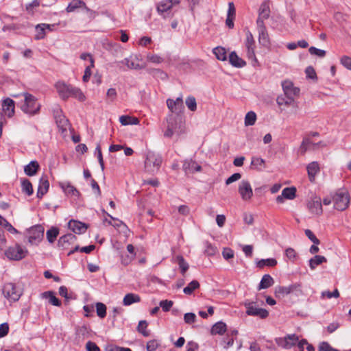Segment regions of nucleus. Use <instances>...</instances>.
Returning <instances> with one entry per match:
<instances>
[{"mask_svg":"<svg viewBox=\"0 0 351 351\" xmlns=\"http://www.w3.org/2000/svg\"><path fill=\"white\" fill-rule=\"evenodd\" d=\"M185 132L184 124L180 118L169 114L166 119V130L164 131V136L171 138L173 135L180 136Z\"/></svg>","mask_w":351,"mask_h":351,"instance_id":"1","label":"nucleus"},{"mask_svg":"<svg viewBox=\"0 0 351 351\" xmlns=\"http://www.w3.org/2000/svg\"><path fill=\"white\" fill-rule=\"evenodd\" d=\"M56 88L59 94V96L62 99H66L69 97H73L79 101H83L85 100V96L82 90L71 85L66 84L62 82H58L56 85Z\"/></svg>","mask_w":351,"mask_h":351,"instance_id":"2","label":"nucleus"},{"mask_svg":"<svg viewBox=\"0 0 351 351\" xmlns=\"http://www.w3.org/2000/svg\"><path fill=\"white\" fill-rule=\"evenodd\" d=\"M21 95L24 97V104L21 106L22 111L29 115L38 114L41 106L37 102V99L28 93H23Z\"/></svg>","mask_w":351,"mask_h":351,"instance_id":"3","label":"nucleus"},{"mask_svg":"<svg viewBox=\"0 0 351 351\" xmlns=\"http://www.w3.org/2000/svg\"><path fill=\"white\" fill-rule=\"evenodd\" d=\"M162 157L153 152H148L145 160V169L149 173L157 172L162 164Z\"/></svg>","mask_w":351,"mask_h":351,"instance_id":"4","label":"nucleus"},{"mask_svg":"<svg viewBox=\"0 0 351 351\" xmlns=\"http://www.w3.org/2000/svg\"><path fill=\"white\" fill-rule=\"evenodd\" d=\"M180 3V0H162L156 4L157 12L164 19L171 18L173 16L172 8Z\"/></svg>","mask_w":351,"mask_h":351,"instance_id":"5","label":"nucleus"},{"mask_svg":"<svg viewBox=\"0 0 351 351\" xmlns=\"http://www.w3.org/2000/svg\"><path fill=\"white\" fill-rule=\"evenodd\" d=\"M3 293L10 302H16L19 300L23 292L21 289L12 282L5 283L3 287Z\"/></svg>","mask_w":351,"mask_h":351,"instance_id":"6","label":"nucleus"},{"mask_svg":"<svg viewBox=\"0 0 351 351\" xmlns=\"http://www.w3.org/2000/svg\"><path fill=\"white\" fill-rule=\"evenodd\" d=\"M27 252L25 247L15 244L9 247L5 252V254L10 260L20 261L27 256Z\"/></svg>","mask_w":351,"mask_h":351,"instance_id":"7","label":"nucleus"},{"mask_svg":"<svg viewBox=\"0 0 351 351\" xmlns=\"http://www.w3.org/2000/svg\"><path fill=\"white\" fill-rule=\"evenodd\" d=\"M28 241L34 245L38 243L43 238L44 228L40 225L32 227L28 230Z\"/></svg>","mask_w":351,"mask_h":351,"instance_id":"8","label":"nucleus"},{"mask_svg":"<svg viewBox=\"0 0 351 351\" xmlns=\"http://www.w3.org/2000/svg\"><path fill=\"white\" fill-rule=\"evenodd\" d=\"M334 207L338 210H343L348 206L350 197L347 193H337L333 198Z\"/></svg>","mask_w":351,"mask_h":351,"instance_id":"9","label":"nucleus"},{"mask_svg":"<svg viewBox=\"0 0 351 351\" xmlns=\"http://www.w3.org/2000/svg\"><path fill=\"white\" fill-rule=\"evenodd\" d=\"M299 337L296 334L287 335L284 337L278 338L276 342L278 346L284 349H291L296 346Z\"/></svg>","mask_w":351,"mask_h":351,"instance_id":"10","label":"nucleus"},{"mask_svg":"<svg viewBox=\"0 0 351 351\" xmlns=\"http://www.w3.org/2000/svg\"><path fill=\"white\" fill-rule=\"evenodd\" d=\"M239 193L243 201L251 199L253 196V191L248 180H243L239 182L238 187Z\"/></svg>","mask_w":351,"mask_h":351,"instance_id":"11","label":"nucleus"},{"mask_svg":"<svg viewBox=\"0 0 351 351\" xmlns=\"http://www.w3.org/2000/svg\"><path fill=\"white\" fill-rule=\"evenodd\" d=\"M276 103L281 110L284 109L282 107H291L295 110H298L299 107L298 102L295 100L294 97L283 94L278 96Z\"/></svg>","mask_w":351,"mask_h":351,"instance_id":"12","label":"nucleus"},{"mask_svg":"<svg viewBox=\"0 0 351 351\" xmlns=\"http://www.w3.org/2000/svg\"><path fill=\"white\" fill-rule=\"evenodd\" d=\"M246 313L250 316H258L262 319L266 318L269 313L265 308H257L254 306V302H245Z\"/></svg>","mask_w":351,"mask_h":351,"instance_id":"13","label":"nucleus"},{"mask_svg":"<svg viewBox=\"0 0 351 351\" xmlns=\"http://www.w3.org/2000/svg\"><path fill=\"white\" fill-rule=\"evenodd\" d=\"M270 16V8L268 1H263L258 9V16L256 20V25H265L264 21Z\"/></svg>","mask_w":351,"mask_h":351,"instance_id":"14","label":"nucleus"},{"mask_svg":"<svg viewBox=\"0 0 351 351\" xmlns=\"http://www.w3.org/2000/svg\"><path fill=\"white\" fill-rule=\"evenodd\" d=\"M300 291V285L294 284L288 287H277L275 289V295L276 297L284 296L295 291Z\"/></svg>","mask_w":351,"mask_h":351,"instance_id":"15","label":"nucleus"},{"mask_svg":"<svg viewBox=\"0 0 351 351\" xmlns=\"http://www.w3.org/2000/svg\"><path fill=\"white\" fill-rule=\"evenodd\" d=\"M258 32V42L263 47H269L270 45V40L267 28L265 25H257Z\"/></svg>","mask_w":351,"mask_h":351,"instance_id":"16","label":"nucleus"},{"mask_svg":"<svg viewBox=\"0 0 351 351\" xmlns=\"http://www.w3.org/2000/svg\"><path fill=\"white\" fill-rule=\"evenodd\" d=\"M308 208L313 214L316 215H321L322 213L321 199L317 197L311 199L308 203Z\"/></svg>","mask_w":351,"mask_h":351,"instance_id":"17","label":"nucleus"},{"mask_svg":"<svg viewBox=\"0 0 351 351\" xmlns=\"http://www.w3.org/2000/svg\"><path fill=\"white\" fill-rule=\"evenodd\" d=\"M282 86L283 89V95L295 97L298 96L300 93V89L297 87H295L293 83L290 81H285L282 83Z\"/></svg>","mask_w":351,"mask_h":351,"instance_id":"18","label":"nucleus"},{"mask_svg":"<svg viewBox=\"0 0 351 351\" xmlns=\"http://www.w3.org/2000/svg\"><path fill=\"white\" fill-rule=\"evenodd\" d=\"M167 105L171 112V114L173 112H178L184 107L182 97H179L176 100L167 99Z\"/></svg>","mask_w":351,"mask_h":351,"instance_id":"19","label":"nucleus"},{"mask_svg":"<svg viewBox=\"0 0 351 351\" xmlns=\"http://www.w3.org/2000/svg\"><path fill=\"white\" fill-rule=\"evenodd\" d=\"M68 225L69 228L75 234H82L88 228L86 223L75 220H71Z\"/></svg>","mask_w":351,"mask_h":351,"instance_id":"20","label":"nucleus"},{"mask_svg":"<svg viewBox=\"0 0 351 351\" xmlns=\"http://www.w3.org/2000/svg\"><path fill=\"white\" fill-rule=\"evenodd\" d=\"M61 189L67 195H71L73 197H79L80 192L77 190V189L73 186L69 182H62L59 184Z\"/></svg>","mask_w":351,"mask_h":351,"instance_id":"21","label":"nucleus"},{"mask_svg":"<svg viewBox=\"0 0 351 351\" xmlns=\"http://www.w3.org/2000/svg\"><path fill=\"white\" fill-rule=\"evenodd\" d=\"M306 170L309 180L313 182L315 181L316 175L320 171L319 165L316 161L311 162L307 165Z\"/></svg>","mask_w":351,"mask_h":351,"instance_id":"22","label":"nucleus"},{"mask_svg":"<svg viewBox=\"0 0 351 351\" xmlns=\"http://www.w3.org/2000/svg\"><path fill=\"white\" fill-rule=\"evenodd\" d=\"M80 8H84L86 12H93L90 9H89L86 3L82 0H72L67 7L66 8V11L68 13L74 12L76 9Z\"/></svg>","mask_w":351,"mask_h":351,"instance_id":"23","label":"nucleus"},{"mask_svg":"<svg viewBox=\"0 0 351 351\" xmlns=\"http://www.w3.org/2000/svg\"><path fill=\"white\" fill-rule=\"evenodd\" d=\"M49 182L46 176H43L40 179L39 185L37 191V197L42 198L43 196L46 194L49 190Z\"/></svg>","mask_w":351,"mask_h":351,"instance_id":"24","label":"nucleus"},{"mask_svg":"<svg viewBox=\"0 0 351 351\" xmlns=\"http://www.w3.org/2000/svg\"><path fill=\"white\" fill-rule=\"evenodd\" d=\"M3 110L8 115V117H11L14 114V101L7 98L3 100L2 104Z\"/></svg>","mask_w":351,"mask_h":351,"instance_id":"25","label":"nucleus"},{"mask_svg":"<svg viewBox=\"0 0 351 351\" xmlns=\"http://www.w3.org/2000/svg\"><path fill=\"white\" fill-rule=\"evenodd\" d=\"M245 47L247 49V58L251 60L252 64L254 66H257L259 65V62L256 57L255 55V43H250V44H245Z\"/></svg>","mask_w":351,"mask_h":351,"instance_id":"26","label":"nucleus"},{"mask_svg":"<svg viewBox=\"0 0 351 351\" xmlns=\"http://www.w3.org/2000/svg\"><path fill=\"white\" fill-rule=\"evenodd\" d=\"M183 169L186 172L189 173H194L202 170L201 166L193 160H185L183 165Z\"/></svg>","mask_w":351,"mask_h":351,"instance_id":"27","label":"nucleus"},{"mask_svg":"<svg viewBox=\"0 0 351 351\" xmlns=\"http://www.w3.org/2000/svg\"><path fill=\"white\" fill-rule=\"evenodd\" d=\"M230 63L235 67L241 68L246 65V62L239 58L235 51H232L229 55Z\"/></svg>","mask_w":351,"mask_h":351,"instance_id":"28","label":"nucleus"},{"mask_svg":"<svg viewBox=\"0 0 351 351\" xmlns=\"http://www.w3.org/2000/svg\"><path fill=\"white\" fill-rule=\"evenodd\" d=\"M76 240V237L71 233L66 234L65 235L62 236L58 242V245L59 247L62 248H66L67 247V244L74 242Z\"/></svg>","mask_w":351,"mask_h":351,"instance_id":"29","label":"nucleus"},{"mask_svg":"<svg viewBox=\"0 0 351 351\" xmlns=\"http://www.w3.org/2000/svg\"><path fill=\"white\" fill-rule=\"evenodd\" d=\"M141 302V297L135 293H130L126 294L123 300V304L124 306H130L134 303Z\"/></svg>","mask_w":351,"mask_h":351,"instance_id":"30","label":"nucleus"},{"mask_svg":"<svg viewBox=\"0 0 351 351\" xmlns=\"http://www.w3.org/2000/svg\"><path fill=\"white\" fill-rule=\"evenodd\" d=\"M39 169V164L36 161H31L27 165L25 166L24 171L26 175L32 176L36 173Z\"/></svg>","mask_w":351,"mask_h":351,"instance_id":"31","label":"nucleus"},{"mask_svg":"<svg viewBox=\"0 0 351 351\" xmlns=\"http://www.w3.org/2000/svg\"><path fill=\"white\" fill-rule=\"evenodd\" d=\"M274 283L273 278L269 274H265L259 284L258 289H267L272 286Z\"/></svg>","mask_w":351,"mask_h":351,"instance_id":"32","label":"nucleus"},{"mask_svg":"<svg viewBox=\"0 0 351 351\" xmlns=\"http://www.w3.org/2000/svg\"><path fill=\"white\" fill-rule=\"evenodd\" d=\"M42 297L49 299V302L53 306H60L61 305L60 301L55 296L53 291H45L42 293Z\"/></svg>","mask_w":351,"mask_h":351,"instance_id":"33","label":"nucleus"},{"mask_svg":"<svg viewBox=\"0 0 351 351\" xmlns=\"http://www.w3.org/2000/svg\"><path fill=\"white\" fill-rule=\"evenodd\" d=\"M119 121L123 125H138L139 120L136 117L128 115H123L119 117Z\"/></svg>","mask_w":351,"mask_h":351,"instance_id":"34","label":"nucleus"},{"mask_svg":"<svg viewBox=\"0 0 351 351\" xmlns=\"http://www.w3.org/2000/svg\"><path fill=\"white\" fill-rule=\"evenodd\" d=\"M327 259L326 257L320 255H316L309 260V267L311 269H315L316 267L323 263H326Z\"/></svg>","mask_w":351,"mask_h":351,"instance_id":"35","label":"nucleus"},{"mask_svg":"<svg viewBox=\"0 0 351 351\" xmlns=\"http://www.w3.org/2000/svg\"><path fill=\"white\" fill-rule=\"evenodd\" d=\"M226 330V324L222 322L215 324L211 328L213 335H223Z\"/></svg>","mask_w":351,"mask_h":351,"instance_id":"36","label":"nucleus"},{"mask_svg":"<svg viewBox=\"0 0 351 351\" xmlns=\"http://www.w3.org/2000/svg\"><path fill=\"white\" fill-rule=\"evenodd\" d=\"M176 262L178 264L182 275H184L188 270L189 265L184 260V257L181 255H178L175 258Z\"/></svg>","mask_w":351,"mask_h":351,"instance_id":"37","label":"nucleus"},{"mask_svg":"<svg viewBox=\"0 0 351 351\" xmlns=\"http://www.w3.org/2000/svg\"><path fill=\"white\" fill-rule=\"evenodd\" d=\"M213 51L217 60L221 61L226 60L227 55L225 48L222 47H217L213 49Z\"/></svg>","mask_w":351,"mask_h":351,"instance_id":"38","label":"nucleus"},{"mask_svg":"<svg viewBox=\"0 0 351 351\" xmlns=\"http://www.w3.org/2000/svg\"><path fill=\"white\" fill-rule=\"evenodd\" d=\"M265 160L262 158L254 156L252 158L251 165L254 166L256 169L261 171L265 168Z\"/></svg>","mask_w":351,"mask_h":351,"instance_id":"39","label":"nucleus"},{"mask_svg":"<svg viewBox=\"0 0 351 351\" xmlns=\"http://www.w3.org/2000/svg\"><path fill=\"white\" fill-rule=\"evenodd\" d=\"M199 287V283L197 280H192L186 287L184 288L183 292L186 295H191L193 291Z\"/></svg>","mask_w":351,"mask_h":351,"instance_id":"40","label":"nucleus"},{"mask_svg":"<svg viewBox=\"0 0 351 351\" xmlns=\"http://www.w3.org/2000/svg\"><path fill=\"white\" fill-rule=\"evenodd\" d=\"M295 187H286L282 191V196L288 199H293L295 197Z\"/></svg>","mask_w":351,"mask_h":351,"instance_id":"41","label":"nucleus"},{"mask_svg":"<svg viewBox=\"0 0 351 351\" xmlns=\"http://www.w3.org/2000/svg\"><path fill=\"white\" fill-rule=\"evenodd\" d=\"M145 68V64H140L138 63V58L136 56L130 58V63H128V69L139 70Z\"/></svg>","mask_w":351,"mask_h":351,"instance_id":"42","label":"nucleus"},{"mask_svg":"<svg viewBox=\"0 0 351 351\" xmlns=\"http://www.w3.org/2000/svg\"><path fill=\"white\" fill-rule=\"evenodd\" d=\"M277 264V261L274 258L261 259L257 262L256 265L259 268L265 266L274 267Z\"/></svg>","mask_w":351,"mask_h":351,"instance_id":"43","label":"nucleus"},{"mask_svg":"<svg viewBox=\"0 0 351 351\" xmlns=\"http://www.w3.org/2000/svg\"><path fill=\"white\" fill-rule=\"evenodd\" d=\"M46 28L45 27V23L38 24L36 26V35L35 39L40 40L44 38L46 34Z\"/></svg>","mask_w":351,"mask_h":351,"instance_id":"44","label":"nucleus"},{"mask_svg":"<svg viewBox=\"0 0 351 351\" xmlns=\"http://www.w3.org/2000/svg\"><path fill=\"white\" fill-rule=\"evenodd\" d=\"M56 123L58 125V127L61 128V129L64 131L66 130V128L69 127V120L66 119L64 116L60 115V116H56Z\"/></svg>","mask_w":351,"mask_h":351,"instance_id":"45","label":"nucleus"},{"mask_svg":"<svg viewBox=\"0 0 351 351\" xmlns=\"http://www.w3.org/2000/svg\"><path fill=\"white\" fill-rule=\"evenodd\" d=\"M22 191L27 195H31L33 193V188L32 183L27 179H24L21 182Z\"/></svg>","mask_w":351,"mask_h":351,"instance_id":"46","label":"nucleus"},{"mask_svg":"<svg viewBox=\"0 0 351 351\" xmlns=\"http://www.w3.org/2000/svg\"><path fill=\"white\" fill-rule=\"evenodd\" d=\"M256 120V115L255 112L250 111L248 112L245 117V125L246 126L254 125Z\"/></svg>","mask_w":351,"mask_h":351,"instance_id":"47","label":"nucleus"},{"mask_svg":"<svg viewBox=\"0 0 351 351\" xmlns=\"http://www.w3.org/2000/svg\"><path fill=\"white\" fill-rule=\"evenodd\" d=\"M59 233L58 229L56 228H51L47 231V239L49 243H53Z\"/></svg>","mask_w":351,"mask_h":351,"instance_id":"48","label":"nucleus"},{"mask_svg":"<svg viewBox=\"0 0 351 351\" xmlns=\"http://www.w3.org/2000/svg\"><path fill=\"white\" fill-rule=\"evenodd\" d=\"M147 325L148 324L146 321L141 320L139 322L137 326L138 332L141 333L145 337H148L149 335V332L146 330Z\"/></svg>","mask_w":351,"mask_h":351,"instance_id":"49","label":"nucleus"},{"mask_svg":"<svg viewBox=\"0 0 351 351\" xmlns=\"http://www.w3.org/2000/svg\"><path fill=\"white\" fill-rule=\"evenodd\" d=\"M96 311L97 315L100 318H104L106 315V306L101 302L96 303Z\"/></svg>","mask_w":351,"mask_h":351,"instance_id":"50","label":"nucleus"},{"mask_svg":"<svg viewBox=\"0 0 351 351\" xmlns=\"http://www.w3.org/2000/svg\"><path fill=\"white\" fill-rule=\"evenodd\" d=\"M186 105L188 108L191 111H195L197 109V103L195 98L193 96H189L186 99Z\"/></svg>","mask_w":351,"mask_h":351,"instance_id":"51","label":"nucleus"},{"mask_svg":"<svg viewBox=\"0 0 351 351\" xmlns=\"http://www.w3.org/2000/svg\"><path fill=\"white\" fill-rule=\"evenodd\" d=\"M0 225L5 227L8 231L11 233L16 234L18 232L16 229H15L5 219L1 217H0Z\"/></svg>","mask_w":351,"mask_h":351,"instance_id":"52","label":"nucleus"},{"mask_svg":"<svg viewBox=\"0 0 351 351\" xmlns=\"http://www.w3.org/2000/svg\"><path fill=\"white\" fill-rule=\"evenodd\" d=\"M285 255L292 262H295L298 257L297 252L292 247H289L285 250Z\"/></svg>","mask_w":351,"mask_h":351,"instance_id":"53","label":"nucleus"},{"mask_svg":"<svg viewBox=\"0 0 351 351\" xmlns=\"http://www.w3.org/2000/svg\"><path fill=\"white\" fill-rule=\"evenodd\" d=\"M309 143H311V141L308 138L303 139L299 149V152L301 154L304 155L306 152L309 149Z\"/></svg>","mask_w":351,"mask_h":351,"instance_id":"54","label":"nucleus"},{"mask_svg":"<svg viewBox=\"0 0 351 351\" xmlns=\"http://www.w3.org/2000/svg\"><path fill=\"white\" fill-rule=\"evenodd\" d=\"M89 328L86 326L78 327L76 330V335L80 337H87L89 334Z\"/></svg>","mask_w":351,"mask_h":351,"instance_id":"55","label":"nucleus"},{"mask_svg":"<svg viewBox=\"0 0 351 351\" xmlns=\"http://www.w3.org/2000/svg\"><path fill=\"white\" fill-rule=\"evenodd\" d=\"M147 60L153 62V63H155V64H160L161 62H163V58L162 57H160V56L158 55H156V54H152V53H147Z\"/></svg>","mask_w":351,"mask_h":351,"instance_id":"56","label":"nucleus"},{"mask_svg":"<svg viewBox=\"0 0 351 351\" xmlns=\"http://www.w3.org/2000/svg\"><path fill=\"white\" fill-rule=\"evenodd\" d=\"M308 51L311 55H315L319 58L324 57L326 53V51L317 49L315 47H311L308 49Z\"/></svg>","mask_w":351,"mask_h":351,"instance_id":"57","label":"nucleus"},{"mask_svg":"<svg viewBox=\"0 0 351 351\" xmlns=\"http://www.w3.org/2000/svg\"><path fill=\"white\" fill-rule=\"evenodd\" d=\"M173 304V302L171 300H162L160 302V306L162 308V311L165 312H167L170 310Z\"/></svg>","mask_w":351,"mask_h":351,"instance_id":"58","label":"nucleus"},{"mask_svg":"<svg viewBox=\"0 0 351 351\" xmlns=\"http://www.w3.org/2000/svg\"><path fill=\"white\" fill-rule=\"evenodd\" d=\"M339 298V292L338 291L337 289H335L332 292H330V291H323L322 293V298Z\"/></svg>","mask_w":351,"mask_h":351,"instance_id":"59","label":"nucleus"},{"mask_svg":"<svg viewBox=\"0 0 351 351\" xmlns=\"http://www.w3.org/2000/svg\"><path fill=\"white\" fill-rule=\"evenodd\" d=\"M95 153L97 154V159L99 162L100 167L101 168V170L104 171V162L103 160L102 153L100 145H97L95 148Z\"/></svg>","mask_w":351,"mask_h":351,"instance_id":"60","label":"nucleus"},{"mask_svg":"<svg viewBox=\"0 0 351 351\" xmlns=\"http://www.w3.org/2000/svg\"><path fill=\"white\" fill-rule=\"evenodd\" d=\"M305 234L314 244H319V240L315 237V235L311 230L306 229L305 230Z\"/></svg>","mask_w":351,"mask_h":351,"instance_id":"61","label":"nucleus"},{"mask_svg":"<svg viewBox=\"0 0 351 351\" xmlns=\"http://www.w3.org/2000/svg\"><path fill=\"white\" fill-rule=\"evenodd\" d=\"M196 315L193 313H187L184 315V320L185 323L191 324L195 322Z\"/></svg>","mask_w":351,"mask_h":351,"instance_id":"62","label":"nucleus"},{"mask_svg":"<svg viewBox=\"0 0 351 351\" xmlns=\"http://www.w3.org/2000/svg\"><path fill=\"white\" fill-rule=\"evenodd\" d=\"M341 63L348 69L351 70V58L343 56L340 60Z\"/></svg>","mask_w":351,"mask_h":351,"instance_id":"63","label":"nucleus"},{"mask_svg":"<svg viewBox=\"0 0 351 351\" xmlns=\"http://www.w3.org/2000/svg\"><path fill=\"white\" fill-rule=\"evenodd\" d=\"M158 346L159 344L157 341L150 340L147 342L146 348L147 351H155L158 348Z\"/></svg>","mask_w":351,"mask_h":351,"instance_id":"64","label":"nucleus"}]
</instances>
